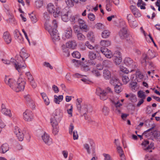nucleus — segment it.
Listing matches in <instances>:
<instances>
[{"instance_id":"nucleus-1","label":"nucleus","mask_w":160,"mask_h":160,"mask_svg":"<svg viewBox=\"0 0 160 160\" xmlns=\"http://www.w3.org/2000/svg\"><path fill=\"white\" fill-rule=\"evenodd\" d=\"M46 29L48 31L53 42L58 41L60 39L59 34L56 28L57 27V22L55 20L53 21L52 26L48 25L47 22L44 24Z\"/></svg>"},{"instance_id":"nucleus-2","label":"nucleus","mask_w":160,"mask_h":160,"mask_svg":"<svg viewBox=\"0 0 160 160\" xmlns=\"http://www.w3.org/2000/svg\"><path fill=\"white\" fill-rule=\"evenodd\" d=\"M53 115L54 118L51 119V123L52 127L58 125V123L61 121L63 117V113L60 109H57L53 113Z\"/></svg>"},{"instance_id":"nucleus-3","label":"nucleus","mask_w":160,"mask_h":160,"mask_svg":"<svg viewBox=\"0 0 160 160\" xmlns=\"http://www.w3.org/2000/svg\"><path fill=\"white\" fill-rule=\"evenodd\" d=\"M110 92V88L108 87L106 89L103 90L100 88H97L96 94L102 100H105L108 98L107 94Z\"/></svg>"},{"instance_id":"nucleus-4","label":"nucleus","mask_w":160,"mask_h":160,"mask_svg":"<svg viewBox=\"0 0 160 160\" xmlns=\"http://www.w3.org/2000/svg\"><path fill=\"white\" fill-rule=\"evenodd\" d=\"M4 82L14 91L17 92H20V90L17 86V82L14 79L6 77L4 79Z\"/></svg>"},{"instance_id":"nucleus-5","label":"nucleus","mask_w":160,"mask_h":160,"mask_svg":"<svg viewBox=\"0 0 160 160\" xmlns=\"http://www.w3.org/2000/svg\"><path fill=\"white\" fill-rule=\"evenodd\" d=\"M154 53L151 50H149L147 54H143L141 59V62L143 65L146 66L148 60L155 57Z\"/></svg>"},{"instance_id":"nucleus-6","label":"nucleus","mask_w":160,"mask_h":160,"mask_svg":"<svg viewBox=\"0 0 160 160\" xmlns=\"http://www.w3.org/2000/svg\"><path fill=\"white\" fill-rule=\"evenodd\" d=\"M118 21V19L116 15L111 16V22L114 25L120 28H127L125 22L124 21L121 20L119 22V24L118 25L117 24Z\"/></svg>"},{"instance_id":"nucleus-7","label":"nucleus","mask_w":160,"mask_h":160,"mask_svg":"<svg viewBox=\"0 0 160 160\" xmlns=\"http://www.w3.org/2000/svg\"><path fill=\"white\" fill-rule=\"evenodd\" d=\"M149 141L146 140L142 142V148L144 150L149 151L150 150V152H152V150H151V149H154V144L153 142H151L150 144H149Z\"/></svg>"},{"instance_id":"nucleus-8","label":"nucleus","mask_w":160,"mask_h":160,"mask_svg":"<svg viewBox=\"0 0 160 160\" xmlns=\"http://www.w3.org/2000/svg\"><path fill=\"white\" fill-rule=\"evenodd\" d=\"M121 53L118 51L115 52L113 55H112L113 59L116 64H119L122 61V58Z\"/></svg>"},{"instance_id":"nucleus-9","label":"nucleus","mask_w":160,"mask_h":160,"mask_svg":"<svg viewBox=\"0 0 160 160\" xmlns=\"http://www.w3.org/2000/svg\"><path fill=\"white\" fill-rule=\"evenodd\" d=\"M14 62L13 65L18 72H20L21 68H25L26 67V65L25 63V60H23L21 61L20 62H18L15 60Z\"/></svg>"},{"instance_id":"nucleus-10","label":"nucleus","mask_w":160,"mask_h":160,"mask_svg":"<svg viewBox=\"0 0 160 160\" xmlns=\"http://www.w3.org/2000/svg\"><path fill=\"white\" fill-rule=\"evenodd\" d=\"M23 117L25 121H31L33 118V113L30 110H27L23 113Z\"/></svg>"},{"instance_id":"nucleus-11","label":"nucleus","mask_w":160,"mask_h":160,"mask_svg":"<svg viewBox=\"0 0 160 160\" xmlns=\"http://www.w3.org/2000/svg\"><path fill=\"white\" fill-rule=\"evenodd\" d=\"M17 86L18 87L20 91H23L24 88L26 81L24 79L19 77L17 82Z\"/></svg>"},{"instance_id":"nucleus-12","label":"nucleus","mask_w":160,"mask_h":160,"mask_svg":"<svg viewBox=\"0 0 160 160\" xmlns=\"http://www.w3.org/2000/svg\"><path fill=\"white\" fill-rule=\"evenodd\" d=\"M118 140V139L115 140V143L117 146V151L119 154V156L121 158V160H125V156L124 154L123 151L121 147L119 146V143L117 142Z\"/></svg>"},{"instance_id":"nucleus-13","label":"nucleus","mask_w":160,"mask_h":160,"mask_svg":"<svg viewBox=\"0 0 160 160\" xmlns=\"http://www.w3.org/2000/svg\"><path fill=\"white\" fill-rule=\"evenodd\" d=\"M42 138L43 142L48 145H50L52 143V139L46 132H44V134L42 135Z\"/></svg>"},{"instance_id":"nucleus-14","label":"nucleus","mask_w":160,"mask_h":160,"mask_svg":"<svg viewBox=\"0 0 160 160\" xmlns=\"http://www.w3.org/2000/svg\"><path fill=\"white\" fill-rule=\"evenodd\" d=\"M14 132L16 135L19 141H22L23 140L24 135L21 130L18 127H16L15 128Z\"/></svg>"},{"instance_id":"nucleus-15","label":"nucleus","mask_w":160,"mask_h":160,"mask_svg":"<svg viewBox=\"0 0 160 160\" xmlns=\"http://www.w3.org/2000/svg\"><path fill=\"white\" fill-rule=\"evenodd\" d=\"M116 73L112 74L111 73V84L113 86L118 84L120 85L119 80L115 76Z\"/></svg>"},{"instance_id":"nucleus-16","label":"nucleus","mask_w":160,"mask_h":160,"mask_svg":"<svg viewBox=\"0 0 160 160\" xmlns=\"http://www.w3.org/2000/svg\"><path fill=\"white\" fill-rule=\"evenodd\" d=\"M72 30L71 28L69 27L65 30L62 38L64 39H65L66 38H69L72 37Z\"/></svg>"},{"instance_id":"nucleus-17","label":"nucleus","mask_w":160,"mask_h":160,"mask_svg":"<svg viewBox=\"0 0 160 160\" xmlns=\"http://www.w3.org/2000/svg\"><path fill=\"white\" fill-rule=\"evenodd\" d=\"M1 108V112L3 114L8 116L9 117H11L12 114L11 110L7 108L4 104H2Z\"/></svg>"},{"instance_id":"nucleus-18","label":"nucleus","mask_w":160,"mask_h":160,"mask_svg":"<svg viewBox=\"0 0 160 160\" xmlns=\"http://www.w3.org/2000/svg\"><path fill=\"white\" fill-rule=\"evenodd\" d=\"M127 28H121L119 32L118 35L120 38L122 39H125L128 35Z\"/></svg>"},{"instance_id":"nucleus-19","label":"nucleus","mask_w":160,"mask_h":160,"mask_svg":"<svg viewBox=\"0 0 160 160\" xmlns=\"http://www.w3.org/2000/svg\"><path fill=\"white\" fill-rule=\"evenodd\" d=\"M78 22L80 24V27L81 29H82L84 31L86 32L88 30L87 26L85 22L83 20L79 18Z\"/></svg>"},{"instance_id":"nucleus-20","label":"nucleus","mask_w":160,"mask_h":160,"mask_svg":"<svg viewBox=\"0 0 160 160\" xmlns=\"http://www.w3.org/2000/svg\"><path fill=\"white\" fill-rule=\"evenodd\" d=\"M130 9L135 17L138 18L141 16V13L136 7L133 5L131 6L130 7Z\"/></svg>"},{"instance_id":"nucleus-21","label":"nucleus","mask_w":160,"mask_h":160,"mask_svg":"<svg viewBox=\"0 0 160 160\" xmlns=\"http://www.w3.org/2000/svg\"><path fill=\"white\" fill-rule=\"evenodd\" d=\"M3 38L5 41L8 44L10 43L11 42L12 39L9 33L8 32L4 33Z\"/></svg>"},{"instance_id":"nucleus-22","label":"nucleus","mask_w":160,"mask_h":160,"mask_svg":"<svg viewBox=\"0 0 160 160\" xmlns=\"http://www.w3.org/2000/svg\"><path fill=\"white\" fill-rule=\"evenodd\" d=\"M124 62L127 66L132 67L134 63V62L131 58L127 57L124 59Z\"/></svg>"},{"instance_id":"nucleus-23","label":"nucleus","mask_w":160,"mask_h":160,"mask_svg":"<svg viewBox=\"0 0 160 160\" xmlns=\"http://www.w3.org/2000/svg\"><path fill=\"white\" fill-rule=\"evenodd\" d=\"M67 48L74 49L77 46V43L75 40H72L67 42L66 44Z\"/></svg>"},{"instance_id":"nucleus-24","label":"nucleus","mask_w":160,"mask_h":160,"mask_svg":"<svg viewBox=\"0 0 160 160\" xmlns=\"http://www.w3.org/2000/svg\"><path fill=\"white\" fill-rule=\"evenodd\" d=\"M9 147L8 144L7 143L3 144L0 147V153H5L9 150Z\"/></svg>"},{"instance_id":"nucleus-25","label":"nucleus","mask_w":160,"mask_h":160,"mask_svg":"<svg viewBox=\"0 0 160 160\" xmlns=\"http://www.w3.org/2000/svg\"><path fill=\"white\" fill-rule=\"evenodd\" d=\"M110 68L104 69L103 71V76L106 80H109L110 78Z\"/></svg>"},{"instance_id":"nucleus-26","label":"nucleus","mask_w":160,"mask_h":160,"mask_svg":"<svg viewBox=\"0 0 160 160\" xmlns=\"http://www.w3.org/2000/svg\"><path fill=\"white\" fill-rule=\"evenodd\" d=\"M47 10L50 13H53L55 11V7L54 5L52 3H49L47 6Z\"/></svg>"},{"instance_id":"nucleus-27","label":"nucleus","mask_w":160,"mask_h":160,"mask_svg":"<svg viewBox=\"0 0 160 160\" xmlns=\"http://www.w3.org/2000/svg\"><path fill=\"white\" fill-rule=\"evenodd\" d=\"M24 98L27 103L29 105L32 106L33 107V106H34V101L31 99L30 96L29 95H27L25 96Z\"/></svg>"},{"instance_id":"nucleus-28","label":"nucleus","mask_w":160,"mask_h":160,"mask_svg":"<svg viewBox=\"0 0 160 160\" xmlns=\"http://www.w3.org/2000/svg\"><path fill=\"white\" fill-rule=\"evenodd\" d=\"M89 110L87 104H84L82 106V108L79 112L81 113H82L84 115Z\"/></svg>"},{"instance_id":"nucleus-29","label":"nucleus","mask_w":160,"mask_h":160,"mask_svg":"<svg viewBox=\"0 0 160 160\" xmlns=\"http://www.w3.org/2000/svg\"><path fill=\"white\" fill-rule=\"evenodd\" d=\"M63 99V96L62 95H59L57 96L56 95L54 96V101L56 103L59 104L60 102H61Z\"/></svg>"},{"instance_id":"nucleus-30","label":"nucleus","mask_w":160,"mask_h":160,"mask_svg":"<svg viewBox=\"0 0 160 160\" xmlns=\"http://www.w3.org/2000/svg\"><path fill=\"white\" fill-rule=\"evenodd\" d=\"M130 86L132 91L133 92H135L137 91L139 88L136 82H132L130 83Z\"/></svg>"},{"instance_id":"nucleus-31","label":"nucleus","mask_w":160,"mask_h":160,"mask_svg":"<svg viewBox=\"0 0 160 160\" xmlns=\"http://www.w3.org/2000/svg\"><path fill=\"white\" fill-rule=\"evenodd\" d=\"M85 45L88 47V48H89L90 49H94L96 51V52H99V50H98V46H96L95 47H93L92 45H91L89 43V42L88 41H87L85 43Z\"/></svg>"},{"instance_id":"nucleus-32","label":"nucleus","mask_w":160,"mask_h":160,"mask_svg":"<svg viewBox=\"0 0 160 160\" xmlns=\"http://www.w3.org/2000/svg\"><path fill=\"white\" fill-rule=\"evenodd\" d=\"M122 84L121 83L120 85L118 84L116 86H114V90L117 93H119L122 90L121 88Z\"/></svg>"},{"instance_id":"nucleus-33","label":"nucleus","mask_w":160,"mask_h":160,"mask_svg":"<svg viewBox=\"0 0 160 160\" xmlns=\"http://www.w3.org/2000/svg\"><path fill=\"white\" fill-rule=\"evenodd\" d=\"M153 135L155 139L160 141V132L155 131L153 133Z\"/></svg>"},{"instance_id":"nucleus-34","label":"nucleus","mask_w":160,"mask_h":160,"mask_svg":"<svg viewBox=\"0 0 160 160\" xmlns=\"http://www.w3.org/2000/svg\"><path fill=\"white\" fill-rule=\"evenodd\" d=\"M137 95L138 97L141 98V99L144 100L146 97V95L145 94V92L142 91L140 90L138 91Z\"/></svg>"},{"instance_id":"nucleus-35","label":"nucleus","mask_w":160,"mask_h":160,"mask_svg":"<svg viewBox=\"0 0 160 160\" xmlns=\"http://www.w3.org/2000/svg\"><path fill=\"white\" fill-rule=\"evenodd\" d=\"M68 16V12H67L64 14H62L61 15L62 20L65 22H68L69 19Z\"/></svg>"},{"instance_id":"nucleus-36","label":"nucleus","mask_w":160,"mask_h":160,"mask_svg":"<svg viewBox=\"0 0 160 160\" xmlns=\"http://www.w3.org/2000/svg\"><path fill=\"white\" fill-rule=\"evenodd\" d=\"M61 8L59 7H57L56 8V10L54 11V12L53 13V16L55 18L58 17V15H61Z\"/></svg>"},{"instance_id":"nucleus-37","label":"nucleus","mask_w":160,"mask_h":160,"mask_svg":"<svg viewBox=\"0 0 160 160\" xmlns=\"http://www.w3.org/2000/svg\"><path fill=\"white\" fill-rule=\"evenodd\" d=\"M2 61L4 63L7 64H13V63L15 61V59H14L11 58L10 60H5L4 59H2Z\"/></svg>"},{"instance_id":"nucleus-38","label":"nucleus","mask_w":160,"mask_h":160,"mask_svg":"<svg viewBox=\"0 0 160 160\" xmlns=\"http://www.w3.org/2000/svg\"><path fill=\"white\" fill-rule=\"evenodd\" d=\"M26 75L27 76L29 81L30 82H32L34 81V78L32 75L29 72H26Z\"/></svg>"},{"instance_id":"nucleus-39","label":"nucleus","mask_w":160,"mask_h":160,"mask_svg":"<svg viewBox=\"0 0 160 160\" xmlns=\"http://www.w3.org/2000/svg\"><path fill=\"white\" fill-rule=\"evenodd\" d=\"M110 35V32L108 30H105L102 32V37L104 38H107Z\"/></svg>"},{"instance_id":"nucleus-40","label":"nucleus","mask_w":160,"mask_h":160,"mask_svg":"<svg viewBox=\"0 0 160 160\" xmlns=\"http://www.w3.org/2000/svg\"><path fill=\"white\" fill-rule=\"evenodd\" d=\"M30 18H31L32 21L33 23H36L37 21V20L36 18V17L35 15L32 13L30 14H29Z\"/></svg>"},{"instance_id":"nucleus-41","label":"nucleus","mask_w":160,"mask_h":160,"mask_svg":"<svg viewBox=\"0 0 160 160\" xmlns=\"http://www.w3.org/2000/svg\"><path fill=\"white\" fill-rule=\"evenodd\" d=\"M79 19L78 16L76 15L75 16H71L70 18V20L71 22L75 23L76 22H78Z\"/></svg>"},{"instance_id":"nucleus-42","label":"nucleus","mask_w":160,"mask_h":160,"mask_svg":"<svg viewBox=\"0 0 160 160\" xmlns=\"http://www.w3.org/2000/svg\"><path fill=\"white\" fill-rule=\"evenodd\" d=\"M43 0H36L35 5L38 8L41 7L43 5Z\"/></svg>"},{"instance_id":"nucleus-43","label":"nucleus","mask_w":160,"mask_h":160,"mask_svg":"<svg viewBox=\"0 0 160 160\" xmlns=\"http://www.w3.org/2000/svg\"><path fill=\"white\" fill-rule=\"evenodd\" d=\"M77 36L78 39L79 40H83L85 38V36L81 33H78Z\"/></svg>"},{"instance_id":"nucleus-44","label":"nucleus","mask_w":160,"mask_h":160,"mask_svg":"<svg viewBox=\"0 0 160 160\" xmlns=\"http://www.w3.org/2000/svg\"><path fill=\"white\" fill-rule=\"evenodd\" d=\"M50 14L49 13L47 12H45L43 13V17L44 19L46 21H48L50 19Z\"/></svg>"},{"instance_id":"nucleus-45","label":"nucleus","mask_w":160,"mask_h":160,"mask_svg":"<svg viewBox=\"0 0 160 160\" xmlns=\"http://www.w3.org/2000/svg\"><path fill=\"white\" fill-rule=\"evenodd\" d=\"M102 112L105 115H107L109 112V108L106 106H104L102 109Z\"/></svg>"},{"instance_id":"nucleus-46","label":"nucleus","mask_w":160,"mask_h":160,"mask_svg":"<svg viewBox=\"0 0 160 160\" xmlns=\"http://www.w3.org/2000/svg\"><path fill=\"white\" fill-rule=\"evenodd\" d=\"M153 127H152L148 130L145 131L143 133V135H144L146 138L148 137L149 136L151 135V134L149 133V132L153 128Z\"/></svg>"},{"instance_id":"nucleus-47","label":"nucleus","mask_w":160,"mask_h":160,"mask_svg":"<svg viewBox=\"0 0 160 160\" xmlns=\"http://www.w3.org/2000/svg\"><path fill=\"white\" fill-rule=\"evenodd\" d=\"M20 55L22 59V60H23L24 58L27 59L29 56V55L26 52H20Z\"/></svg>"},{"instance_id":"nucleus-48","label":"nucleus","mask_w":160,"mask_h":160,"mask_svg":"<svg viewBox=\"0 0 160 160\" xmlns=\"http://www.w3.org/2000/svg\"><path fill=\"white\" fill-rule=\"evenodd\" d=\"M119 69L121 72L126 73H128L129 72V71L127 70V68L122 65L119 66Z\"/></svg>"},{"instance_id":"nucleus-49","label":"nucleus","mask_w":160,"mask_h":160,"mask_svg":"<svg viewBox=\"0 0 160 160\" xmlns=\"http://www.w3.org/2000/svg\"><path fill=\"white\" fill-rule=\"evenodd\" d=\"M132 28H135L138 26L137 22L136 21H132L129 23Z\"/></svg>"},{"instance_id":"nucleus-50","label":"nucleus","mask_w":160,"mask_h":160,"mask_svg":"<svg viewBox=\"0 0 160 160\" xmlns=\"http://www.w3.org/2000/svg\"><path fill=\"white\" fill-rule=\"evenodd\" d=\"M65 2L68 7H72L74 6L73 2L71 0H65Z\"/></svg>"},{"instance_id":"nucleus-51","label":"nucleus","mask_w":160,"mask_h":160,"mask_svg":"<svg viewBox=\"0 0 160 160\" xmlns=\"http://www.w3.org/2000/svg\"><path fill=\"white\" fill-rule=\"evenodd\" d=\"M88 56L91 59H94L96 58V53L92 52H89Z\"/></svg>"},{"instance_id":"nucleus-52","label":"nucleus","mask_w":160,"mask_h":160,"mask_svg":"<svg viewBox=\"0 0 160 160\" xmlns=\"http://www.w3.org/2000/svg\"><path fill=\"white\" fill-rule=\"evenodd\" d=\"M72 55L73 57H75L77 58H79L81 57V54L78 51L74 52L72 53Z\"/></svg>"},{"instance_id":"nucleus-53","label":"nucleus","mask_w":160,"mask_h":160,"mask_svg":"<svg viewBox=\"0 0 160 160\" xmlns=\"http://www.w3.org/2000/svg\"><path fill=\"white\" fill-rule=\"evenodd\" d=\"M130 97L129 99L132 102H136L137 101V98L136 96L132 93H131Z\"/></svg>"},{"instance_id":"nucleus-54","label":"nucleus","mask_w":160,"mask_h":160,"mask_svg":"<svg viewBox=\"0 0 160 160\" xmlns=\"http://www.w3.org/2000/svg\"><path fill=\"white\" fill-rule=\"evenodd\" d=\"M122 82L124 84H126L129 81V79L128 76H123L122 77Z\"/></svg>"},{"instance_id":"nucleus-55","label":"nucleus","mask_w":160,"mask_h":160,"mask_svg":"<svg viewBox=\"0 0 160 160\" xmlns=\"http://www.w3.org/2000/svg\"><path fill=\"white\" fill-rule=\"evenodd\" d=\"M88 141L91 146L92 148V150L94 152H95V148L94 147V144L93 141L90 139H88Z\"/></svg>"},{"instance_id":"nucleus-56","label":"nucleus","mask_w":160,"mask_h":160,"mask_svg":"<svg viewBox=\"0 0 160 160\" xmlns=\"http://www.w3.org/2000/svg\"><path fill=\"white\" fill-rule=\"evenodd\" d=\"M111 101L117 108L120 107L121 106H122V104L120 103L119 100H117L116 101H115L113 100H111Z\"/></svg>"},{"instance_id":"nucleus-57","label":"nucleus","mask_w":160,"mask_h":160,"mask_svg":"<svg viewBox=\"0 0 160 160\" xmlns=\"http://www.w3.org/2000/svg\"><path fill=\"white\" fill-rule=\"evenodd\" d=\"M95 27L97 29H102L104 28V25L101 23H98L95 25Z\"/></svg>"},{"instance_id":"nucleus-58","label":"nucleus","mask_w":160,"mask_h":160,"mask_svg":"<svg viewBox=\"0 0 160 160\" xmlns=\"http://www.w3.org/2000/svg\"><path fill=\"white\" fill-rule=\"evenodd\" d=\"M88 17L90 20L92 21H94L95 19L94 15L91 13H90L88 15Z\"/></svg>"},{"instance_id":"nucleus-59","label":"nucleus","mask_w":160,"mask_h":160,"mask_svg":"<svg viewBox=\"0 0 160 160\" xmlns=\"http://www.w3.org/2000/svg\"><path fill=\"white\" fill-rule=\"evenodd\" d=\"M84 147L86 150L87 153L88 154H90L91 153L90 147L88 143H85L84 144Z\"/></svg>"},{"instance_id":"nucleus-60","label":"nucleus","mask_w":160,"mask_h":160,"mask_svg":"<svg viewBox=\"0 0 160 160\" xmlns=\"http://www.w3.org/2000/svg\"><path fill=\"white\" fill-rule=\"evenodd\" d=\"M100 48V51L103 54H104V53H106L108 50V49H107V48L104 47L102 48V47H98V49Z\"/></svg>"},{"instance_id":"nucleus-61","label":"nucleus","mask_w":160,"mask_h":160,"mask_svg":"<svg viewBox=\"0 0 160 160\" xmlns=\"http://www.w3.org/2000/svg\"><path fill=\"white\" fill-rule=\"evenodd\" d=\"M53 128V129L52 130V133L53 134L56 135L58 132V128L57 125L56 126H54V127H52Z\"/></svg>"},{"instance_id":"nucleus-62","label":"nucleus","mask_w":160,"mask_h":160,"mask_svg":"<svg viewBox=\"0 0 160 160\" xmlns=\"http://www.w3.org/2000/svg\"><path fill=\"white\" fill-rule=\"evenodd\" d=\"M15 38L16 39L17 38L18 36H19L21 34L18 30H15L14 32Z\"/></svg>"},{"instance_id":"nucleus-63","label":"nucleus","mask_w":160,"mask_h":160,"mask_svg":"<svg viewBox=\"0 0 160 160\" xmlns=\"http://www.w3.org/2000/svg\"><path fill=\"white\" fill-rule=\"evenodd\" d=\"M88 122L95 126H98V123L97 122H96L95 121H93L91 119H89L88 120Z\"/></svg>"},{"instance_id":"nucleus-64","label":"nucleus","mask_w":160,"mask_h":160,"mask_svg":"<svg viewBox=\"0 0 160 160\" xmlns=\"http://www.w3.org/2000/svg\"><path fill=\"white\" fill-rule=\"evenodd\" d=\"M73 137L74 140L77 139L78 137V136L77 131H74L73 133Z\"/></svg>"}]
</instances>
